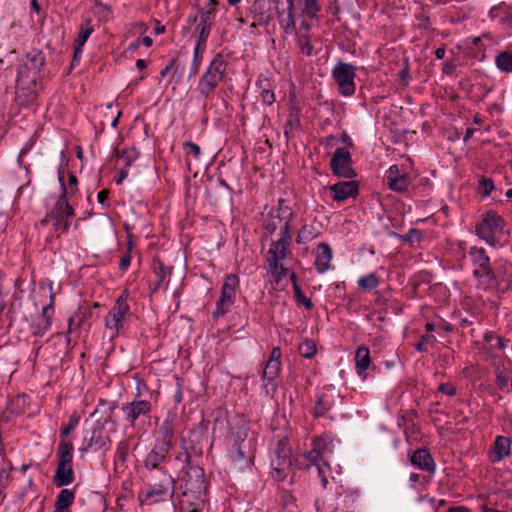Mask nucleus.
<instances>
[{"instance_id": "f257e3e1", "label": "nucleus", "mask_w": 512, "mask_h": 512, "mask_svg": "<svg viewBox=\"0 0 512 512\" xmlns=\"http://www.w3.org/2000/svg\"><path fill=\"white\" fill-rule=\"evenodd\" d=\"M58 179L61 186V195L57 199L53 208L46 214V216L39 222V224L43 226L49 222H52L54 232L61 234L68 231L71 224V219L74 217L75 212L74 208L68 202V191L65 188L61 171L58 173Z\"/></svg>"}, {"instance_id": "f03ea898", "label": "nucleus", "mask_w": 512, "mask_h": 512, "mask_svg": "<svg viewBox=\"0 0 512 512\" xmlns=\"http://www.w3.org/2000/svg\"><path fill=\"white\" fill-rule=\"evenodd\" d=\"M468 255L473 264V275L478 279L483 288H491L497 285V276L490 265V259L484 248L471 247Z\"/></svg>"}, {"instance_id": "7ed1b4c3", "label": "nucleus", "mask_w": 512, "mask_h": 512, "mask_svg": "<svg viewBox=\"0 0 512 512\" xmlns=\"http://www.w3.org/2000/svg\"><path fill=\"white\" fill-rule=\"evenodd\" d=\"M292 216L291 208L284 205L283 199H279L278 205L272 207L264 216L263 227L270 234L279 230L280 236L290 235L289 228Z\"/></svg>"}, {"instance_id": "20e7f679", "label": "nucleus", "mask_w": 512, "mask_h": 512, "mask_svg": "<svg viewBox=\"0 0 512 512\" xmlns=\"http://www.w3.org/2000/svg\"><path fill=\"white\" fill-rule=\"evenodd\" d=\"M226 69L227 61L223 55L217 54L199 81L198 90L202 96L207 98L213 93L217 85L223 80Z\"/></svg>"}, {"instance_id": "39448f33", "label": "nucleus", "mask_w": 512, "mask_h": 512, "mask_svg": "<svg viewBox=\"0 0 512 512\" xmlns=\"http://www.w3.org/2000/svg\"><path fill=\"white\" fill-rule=\"evenodd\" d=\"M174 493V480L166 472L163 473L159 483L151 485L145 492L139 495L143 504L153 505L169 500Z\"/></svg>"}, {"instance_id": "423d86ee", "label": "nucleus", "mask_w": 512, "mask_h": 512, "mask_svg": "<svg viewBox=\"0 0 512 512\" xmlns=\"http://www.w3.org/2000/svg\"><path fill=\"white\" fill-rule=\"evenodd\" d=\"M290 239V235L280 236L279 240L271 243L267 252V262L276 280L286 275V269L280 261L287 255Z\"/></svg>"}, {"instance_id": "0eeeda50", "label": "nucleus", "mask_w": 512, "mask_h": 512, "mask_svg": "<svg viewBox=\"0 0 512 512\" xmlns=\"http://www.w3.org/2000/svg\"><path fill=\"white\" fill-rule=\"evenodd\" d=\"M332 77L337 83L338 91L341 95L351 96L355 93V66L343 61H338L332 70Z\"/></svg>"}, {"instance_id": "6e6552de", "label": "nucleus", "mask_w": 512, "mask_h": 512, "mask_svg": "<svg viewBox=\"0 0 512 512\" xmlns=\"http://www.w3.org/2000/svg\"><path fill=\"white\" fill-rule=\"evenodd\" d=\"M504 220L493 211L487 212L482 221L476 226L477 235L491 246L496 244V238L502 233Z\"/></svg>"}, {"instance_id": "1a4fd4ad", "label": "nucleus", "mask_w": 512, "mask_h": 512, "mask_svg": "<svg viewBox=\"0 0 512 512\" xmlns=\"http://www.w3.org/2000/svg\"><path fill=\"white\" fill-rule=\"evenodd\" d=\"M239 285V279L234 274H229L225 277V282L222 286L221 296L216 303V309L213 316L218 318L225 315L230 307L235 302L236 289Z\"/></svg>"}, {"instance_id": "9d476101", "label": "nucleus", "mask_w": 512, "mask_h": 512, "mask_svg": "<svg viewBox=\"0 0 512 512\" xmlns=\"http://www.w3.org/2000/svg\"><path fill=\"white\" fill-rule=\"evenodd\" d=\"M129 311L130 308L127 304V298L122 294L105 317V327L111 332L112 337L117 335L123 328L125 318L129 314Z\"/></svg>"}, {"instance_id": "9b49d317", "label": "nucleus", "mask_w": 512, "mask_h": 512, "mask_svg": "<svg viewBox=\"0 0 512 512\" xmlns=\"http://www.w3.org/2000/svg\"><path fill=\"white\" fill-rule=\"evenodd\" d=\"M28 68L19 66L16 78V96L18 99L21 97L25 101H32L37 92V82L40 76L35 75L33 78L30 76Z\"/></svg>"}, {"instance_id": "f8f14e48", "label": "nucleus", "mask_w": 512, "mask_h": 512, "mask_svg": "<svg viewBox=\"0 0 512 512\" xmlns=\"http://www.w3.org/2000/svg\"><path fill=\"white\" fill-rule=\"evenodd\" d=\"M275 454L276 457L271 461L273 477L277 480H283L291 467L290 449L284 440L278 441Z\"/></svg>"}, {"instance_id": "ddd939ff", "label": "nucleus", "mask_w": 512, "mask_h": 512, "mask_svg": "<svg viewBox=\"0 0 512 512\" xmlns=\"http://www.w3.org/2000/svg\"><path fill=\"white\" fill-rule=\"evenodd\" d=\"M351 161V154L346 147L337 148L330 161L332 172L339 177L352 178L355 173Z\"/></svg>"}, {"instance_id": "4468645a", "label": "nucleus", "mask_w": 512, "mask_h": 512, "mask_svg": "<svg viewBox=\"0 0 512 512\" xmlns=\"http://www.w3.org/2000/svg\"><path fill=\"white\" fill-rule=\"evenodd\" d=\"M299 465H301L302 468L308 469L311 466H315L318 475L321 477V482L323 487L325 488L328 480H327V472L330 470L329 463L327 459H324L322 456L319 455L313 448L303 455L300 456L298 459Z\"/></svg>"}, {"instance_id": "2eb2a0df", "label": "nucleus", "mask_w": 512, "mask_h": 512, "mask_svg": "<svg viewBox=\"0 0 512 512\" xmlns=\"http://www.w3.org/2000/svg\"><path fill=\"white\" fill-rule=\"evenodd\" d=\"M54 295H50V303L42 308V312L37 315L30 324V331L34 336H43L51 327V319L54 314L53 307Z\"/></svg>"}, {"instance_id": "dca6fc26", "label": "nucleus", "mask_w": 512, "mask_h": 512, "mask_svg": "<svg viewBox=\"0 0 512 512\" xmlns=\"http://www.w3.org/2000/svg\"><path fill=\"white\" fill-rule=\"evenodd\" d=\"M411 177L408 173L400 172L397 165L389 167L386 173V183L388 187L395 192H406L411 185Z\"/></svg>"}, {"instance_id": "f3484780", "label": "nucleus", "mask_w": 512, "mask_h": 512, "mask_svg": "<svg viewBox=\"0 0 512 512\" xmlns=\"http://www.w3.org/2000/svg\"><path fill=\"white\" fill-rule=\"evenodd\" d=\"M84 442L86 445L81 449L82 451H87L89 449L100 450L110 443V439L104 428L100 425H96L91 429V431H87V435L84 437Z\"/></svg>"}, {"instance_id": "a211bd4d", "label": "nucleus", "mask_w": 512, "mask_h": 512, "mask_svg": "<svg viewBox=\"0 0 512 512\" xmlns=\"http://www.w3.org/2000/svg\"><path fill=\"white\" fill-rule=\"evenodd\" d=\"M152 405L146 400H136L127 403L122 407L126 420L133 426L135 421L143 415L151 412Z\"/></svg>"}, {"instance_id": "6ab92c4d", "label": "nucleus", "mask_w": 512, "mask_h": 512, "mask_svg": "<svg viewBox=\"0 0 512 512\" xmlns=\"http://www.w3.org/2000/svg\"><path fill=\"white\" fill-rule=\"evenodd\" d=\"M334 201L343 202L348 198H354L358 194V185L354 181H341L330 186Z\"/></svg>"}, {"instance_id": "aec40b11", "label": "nucleus", "mask_w": 512, "mask_h": 512, "mask_svg": "<svg viewBox=\"0 0 512 512\" xmlns=\"http://www.w3.org/2000/svg\"><path fill=\"white\" fill-rule=\"evenodd\" d=\"M171 448L156 443L152 450L147 454L144 465L147 469H156L160 463L167 458Z\"/></svg>"}, {"instance_id": "412c9836", "label": "nucleus", "mask_w": 512, "mask_h": 512, "mask_svg": "<svg viewBox=\"0 0 512 512\" xmlns=\"http://www.w3.org/2000/svg\"><path fill=\"white\" fill-rule=\"evenodd\" d=\"M45 64L44 54L37 49H33L26 54V61L21 65L28 68L31 77L40 76V72Z\"/></svg>"}, {"instance_id": "4be33fe9", "label": "nucleus", "mask_w": 512, "mask_h": 512, "mask_svg": "<svg viewBox=\"0 0 512 512\" xmlns=\"http://www.w3.org/2000/svg\"><path fill=\"white\" fill-rule=\"evenodd\" d=\"M411 463L420 470H424L429 473H433L435 471V463L427 449L421 448L414 451L411 456Z\"/></svg>"}, {"instance_id": "5701e85b", "label": "nucleus", "mask_w": 512, "mask_h": 512, "mask_svg": "<svg viewBox=\"0 0 512 512\" xmlns=\"http://www.w3.org/2000/svg\"><path fill=\"white\" fill-rule=\"evenodd\" d=\"M330 501H335V505L333 503L326 505V501L322 503L317 501V510L323 509L325 512H350L348 511L349 506L346 504L353 502V498L349 495H339L336 498H331Z\"/></svg>"}, {"instance_id": "b1692460", "label": "nucleus", "mask_w": 512, "mask_h": 512, "mask_svg": "<svg viewBox=\"0 0 512 512\" xmlns=\"http://www.w3.org/2000/svg\"><path fill=\"white\" fill-rule=\"evenodd\" d=\"M332 259V249L327 243H319L317 246V256L315 260V267L319 273L326 272L330 267Z\"/></svg>"}, {"instance_id": "393cba45", "label": "nucleus", "mask_w": 512, "mask_h": 512, "mask_svg": "<svg viewBox=\"0 0 512 512\" xmlns=\"http://www.w3.org/2000/svg\"><path fill=\"white\" fill-rule=\"evenodd\" d=\"M281 350L274 348L271 352L270 358L263 370V377L269 380L276 378L281 368Z\"/></svg>"}, {"instance_id": "a878e982", "label": "nucleus", "mask_w": 512, "mask_h": 512, "mask_svg": "<svg viewBox=\"0 0 512 512\" xmlns=\"http://www.w3.org/2000/svg\"><path fill=\"white\" fill-rule=\"evenodd\" d=\"M74 480L72 465L57 464L53 483L57 487L67 486Z\"/></svg>"}, {"instance_id": "bb28decb", "label": "nucleus", "mask_w": 512, "mask_h": 512, "mask_svg": "<svg viewBox=\"0 0 512 512\" xmlns=\"http://www.w3.org/2000/svg\"><path fill=\"white\" fill-rule=\"evenodd\" d=\"M334 396L330 389L324 390L317 396L314 413L316 416L325 415L334 405Z\"/></svg>"}, {"instance_id": "cd10ccee", "label": "nucleus", "mask_w": 512, "mask_h": 512, "mask_svg": "<svg viewBox=\"0 0 512 512\" xmlns=\"http://www.w3.org/2000/svg\"><path fill=\"white\" fill-rule=\"evenodd\" d=\"M174 439V426L173 418L165 419L159 428V437L157 439L158 444L165 445L166 447L172 448Z\"/></svg>"}, {"instance_id": "c85d7f7f", "label": "nucleus", "mask_w": 512, "mask_h": 512, "mask_svg": "<svg viewBox=\"0 0 512 512\" xmlns=\"http://www.w3.org/2000/svg\"><path fill=\"white\" fill-rule=\"evenodd\" d=\"M354 362L357 374L362 376L371 363L369 349L365 346L358 347L355 352Z\"/></svg>"}, {"instance_id": "c756f323", "label": "nucleus", "mask_w": 512, "mask_h": 512, "mask_svg": "<svg viewBox=\"0 0 512 512\" xmlns=\"http://www.w3.org/2000/svg\"><path fill=\"white\" fill-rule=\"evenodd\" d=\"M73 451V444L64 438L61 439L57 448L58 464L72 465Z\"/></svg>"}, {"instance_id": "7c9ffc66", "label": "nucleus", "mask_w": 512, "mask_h": 512, "mask_svg": "<svg viewBox=\"0 0 512 512\" xmlns=\"http://www.w3.org/2000/svg\"><path fill=\"white\" fill-rule=\"evenodd\" d=\"M92 27V20L86 19L80 26H79V33L78 37L75 40L76 44V54H81L82 48L85 45L86 41L90 37V35L93 32Z\"/></svg>"}, {"instance_id": "2f4dec72", "label": "nucleus", "mask_w": 512, "mask_h": 512, "mask_svg": "<svg viewBox=\"0 0 512 512\" xmlns=\"http://www.w3.org/2000/svg\"><path fill=\"white\" fill-rule=\"evenodd\" d=\"M511 441L508 437L498 436L494 443L495 461H500L510 454Z\"/></svg>"}, {"instance_id": "473e14b6", "label": "nucleus", "mask_w": 512, "mask_h": 512, "mask_svg": "<svg viewBox=\"0 0 512 512\" xmlns=\"http://www.w3.org/2000/svg\"><path fill=\"white\" fill-rule=\"evenodd\" d=\"M75 495L74 492L70 489H62L59 494L57 495L56 501H55V508L56 509H63V510H70L69 507L74 502Z\"/></svg>"}, {"instance_id": "72a5a7b5", "label": "nucleus", "mask_w": 512, "mask_h": 512, "mask_svg": "<svg viewBox=\"0 0 512 512\" xmlns=\"http://www.w3.org/2000/svg\"><path fill=\"white\" fill-rule=\"evenodd\" d=\"M496 67L504 73H512V52L502 51L495 57Z\"/></svg>"}, {"instance_id": "f704fd0d", "label": "nucleus", "mask_w": 512, "mask_h": 512, "mask_svg": "<svg viewBox=\"0 0 512 512\" xmlns=\"http://www.w3.org/2000/svg\"><path fill=\"white\" fill-rule=\"evenodd\" d=\"M259 87L261 88L260 98L265 105H272L275 102L274 92L270 89L267 79L258 81Z\"/></svg>"}, {"instance_id": "c9c22d12", "label": "nucleus", "mask_w": 512, "mask_h": 512, "mask_svg": "<svg viewBox=\"0 0 512 512\" xmlns=\"http://www.w3.org/2000/svg\"><path fill=\"white\" fill-rule=\"evenodd\" d=\"M297 44L302 52L306 56H311L314 52V47L311 43V39L306 33H296Z\"/></svg>"}, {"instance_id": "e433bc0d", "label": "nucleus", "mask_w": 512, "mask_h": 512, "mask_svg": "<svg viewBox=\"0 0 512 512\" xmlns=\"http://www.w3.org/2000/svg\"><path fill=\"white\" fill-rule=\"evenodd\" d=\"M91 316V308L88 306L80 307L72 316L71 322L75 328H80L84 322Z\"/></svg>"}, {"instance_id": "4c0bfd02", "label": "nucleus", "mask_w": 512, "mask_h": 512, "mask_svg": "<svg viewBox=\"0 0 512 512\" xmlns=\"http://www.w3.org/2000/svg\"><path fill=\"white\" fill-rule=\"evenodd\" d=\"M317 232L312 225H304L298 232L296 237L297 243H307L316 238Z\"/></svg>"}, {"instance_id": "58836bf2", "label": "nucleus", "mask_w": 512, "mask_h": 512, "mask_svg": "<svg viewBox=\"0 0 512 512\" xmlns=\"http://www.w3.org/2000/svg\"><path fill=\"white\" fill-rule=\"evenodd\" d=\"M358 286L364 290H372L379 284V278L375 273H370L358 280Z\"/></svg>"}, {"instance_id": "ea45409f", "label": "nucleus", "mask_w": 512, "mask_h": 512, "mask_svg": "<svg viewBox=\"0 0 512 512\" xmlns=\"http://www.w3.org/2000/svg\"><path fill=\"white\" fill-rule=\"evenodd\" d=\"M117 157L123 161L125 168H127L139 157V152L135 148L124 149L117 152Z\"/></svg>"}, {"instance_id": "a19ab883", "label": "nucleus", "mask_w": 512, "mask_h": 512, "mask_svg": "<svg viewBox=\"0 0 512 512\" xmlns=\"http://www.w3.org/2000/svg\"><path fill=\"white\" fill-rule=\"evenodd\" d=\"M329 442L323 437H315L312 442V448L324 459L329 451Z\"/></svg>"}, {"instance_id": "79ce46f5", "label": "nucleus", "mask_w": 512, "mask_h": 512, "mask_svg": "<svg viewBox=\"0 0 512 512\" xmlns=\"http://www.w3.org/2000/svg\"><path fill=\"white\" fill-rule=\"evenodd\" d=\"M299 353L305 358H312L316 354V345L312 340H304L299 345Z\"/></svg>"}, {"instance_id": "37998d69", "label": "nucleus", "mask_w": 512, "mask_h": 512, "mask_svg": "<svg viewBox=\"0 0 512 512\" xmlns=\"http://www.w3.org/2000/svg\"><path fill=\"white\" fill-rule=\"evenodd\" d=\"M211 24L201 22L196 27V32L198 33V39L197 41L200 42V44H206V41L210 35L211 31Z\"/></svg>"}, {"instance_id": "c03bdc74", "label": "nucleus", "mask_w": 512, "mask_h": 512, "mask_svg": "<svg viewBox=\"0 0 512 512\" xmlns=\"http://www.w3.org/2000/svg\"><path fill=\"white\" fill-rule=\"evenodd\" d=\"M319 11H320V6H319L317 0H306L305 1L303 14H305L309 18L313 19L317 16Z\"/></svg>"}, {"instance_id": "a18cd8bd", "label": "nucleus", "mask_w": 512, "mask_h": 512, "mask_svg": "<svg viewBox=\"0 0 512 512\" xmlns=\"http://www.w3.org/2000/svg\"><path fill=\"white\" fill-rule=\"evenodd\" d=\"M280 26L286 34H291L295 31V19L294 14H286L285 17H281Z\"/></svg>"}, {"instance_id": "49530a36", "label": "nucleus", "mask_w": 512, "mask_h": 512, "mask_svg": "<svg viewBox=\"0 0 512 512\" xmlns=\"http://www.w3.org/2000/svg\"><path fill=\"white\" fill-rule=\"evenodd\" d=\"M183 148L187 155H192L195 159H198L201 155L200 147L194 142H185Z\"/></svg>"}, {"instance_id": "de8ad7c7", "label": "nucleus", "mask_w": 512, "mask_h": 512, "mask_svg": "<svg viewBox=\"0 0 512 512\" xmlns=\"http://www.w3.org/2000/svg\"><path fill=\"white\" fill-rule=\"evenodd\" d=\"M216 8L214 7H206L201 12L200 21L208 24H213L215 18Z\"/></svg>"}, {"instance_id": "09e8293b", "label": "nucleus", "mask_w": 512, "mask_h": 512, "mask_svg": "<svg viewBox=\"0 0 512 512\" xmlns=\"http://www.w3.org/2000/svg\"><path fill=\"white\" fill-rule=\"evenodd\" d=\"M78 422H79V417L76 415H72L69 419L68 424L61 429V435L63 437L68 436L76 428V426L78 425Z\"/></svg>"}, {"instance_id": "8fccbe9b", "label": "nucleus", "mask_w": 512, "mask_h": 512, "mask_svg": "<svg viewBox=\"0 0 512 512\" xmlns=\"http://www.w3.org/2000/svg\"><path fill=\"white\" fill-rule=\"evenodd\" d=\"M479 185H480V189H481V193H482V196H488L490 195V193L492 192V190L494 189V183L491 179L489 178H485L483 177L480 182H479Z\"/></svg>"}, {"instance_id": "3c124183", "label": "nucleus", "mask_w": 512, "mask_h": 512, "mask_svg": "<svg viewBox=\"0 0 512 512\" xmlns=\"http://www.w3.org/2000/svg\"><path fill=\"white\" fill-rule=\"evenodd\" d=\"M294 291H295V296H296L297 302L303 304L309 310L312 309L313 304H312L311 300L308 299L301 292L300 288L296 284L294 285Z\"/></svg>"}, {"instance_id": "603ef678", "label": "nucleus", "mask_w": 512, "mask_h": 512, "mask_svg": "<svg viewBox=\"0 0 512 512\" xmlns=\"http://www.w3.org/2000/svg\"><path fill=\"white\" fill-rule=\"evenodd\" d=\"M129 445L128 442L123 440L118 443L116 456L120 461H125L128 455Z\"/></svg>"}, {"instance_id": "864d4df0", "label": "nucleus", "mask_w": 512, "mask_h": 512, "mask_svg": "<svg viewBox=\"0 0 512 512\" xmlns=\"http://www.w3.org/2000/svg\"><path fill=\"white\" fill-rule=\"evenodd\" d=\"M77 183V177L73 173H69L68 188L65 186L66 190L68 191L67 196L76 193Z\"/></svg>"}, {"instance_id": "5fc2aeb1", "label": "nucleus", "mask_w": 512, "mask_h": 512, "mask_svg": "<svg viewBox=\"0 0 512 512\" xmlns=\"http://www.w3.org/2000/svg\"><path fill=\"white\" fill-rule=\"evenodd\" d=\"M157 267L159 268V272H157V274H161L160 275V280L162 281L163 278H165L167 275H170L171 274V268H165L163 266V264L161 262H155V267L154 269L156 270Z\"/></svg>"}, {"instance_id": "6e6d98bb", "label": "nucleus", "mask_w": 512, "mask_h": 512, "mask_svg": "<svg viewBox=\"0 0 512 512\" xmlns=\"http://www.w3.org/2000/svg\"><path fill=\"white\" fill-rule=\"evenodd\" d=\"M439 390L446 394V395H449V396H454L456 394V389L453 385L451 384H448V383H445V384H441L439 386Z\"/></svg>"}, {"instance_id": "4d7b16f0", "label": "nucleus", "mask_w": 512, "mask_h": 512, "mask_svg": "<svg viewBox=\"0 0 512 512\" xmlns=\"http://www.w3.org/2000/svg\"><path fill=\"white\" fill-rule=\"evenodd\" d=\"M205 44H200V42L197 41L195 49H194V62H200L199 56L204 51Z\"/></svg>"}, {"instance_id": "13d9d810", "label": "nucleus", "mask_w": 512, "mask_h": 512, "mask_svg": "<svg viewBox=\"0 0 512 512\" xmlns=\"http://www.w3.org/2000/svg\"><path fill=\"white\" fill-rule=\"evenodd\" d=\"M130 262H131V257H130L129 254H126L120 260V264H119L120 268L123 269V270H126L129 267Z\"/></svg>"}, {"instance_id": "bf43d9fd", "label": "nucleus", "mask_w": 512, "mask_h": 512, "mask_svg": "<svg viewBox=\"0 0 512 512\" xmlns=\"http://www.w3.org/2000/svg\"><path fill=\"white\" fill-rule=\"evenodd\" d=\"M109 191L107 189H104L100 191L97 195V200L100 204H104L105 201L108 199Z\"/></svg>"}, {"instance_id": "052dcab7", "label": "nucleus", "mask_w": 512, "mask_h": 512, "mask_svg": "<svg viewBox=\"0 0 512 512\" xmlns=\"http://www.w3.org/2000/svg\"><path fill=\"white\" fill-rule=\"evenodd\" d=\"M127 175H128V170H127V168H123V169H121V170H120L119 177L115 179V183H116L117 185H120V184L123 182V180L127 177Z\"/></svg>"}, {"instance_id": "680f3d73", "label": "nucleus", "mask_w": 512, "mask_h": 512, "mask_svg": "<svg viewBox=\"0 0 512 512\" xmlns=\"http://www.w3.org/2000/svg\"><path fill=\"white\" fill-rule=\"evenodd\" d=\"M504 6H505V4H504V3H501V4H499L498 6L493 7V8L489 11V17H490V18H495V17H497V15H498V11H499V10H501Z\"/></svg>"}, {"instance_id": "e2e57ef3", "label": "nucleus", "mask_w": 512, "mask_h": 512, "mask_svg": "<svg viewBox=\"0 0 512 512\" xmlns=\"http://www.w3.org/2000/svg\"><path fill=\"white\" fill-rule=\"evenodd\" d=\"M244 457H245V454L241 447H239L237 449V451L233 454L234 461H239V460L243 459Z\"/></svg>"}, {"instance_id": "0e129e2a", "label": "nucleus", "mask_w": 512, "mask_h": 512, "mask_svg": "<svg viewBox=\"0 0 512 512\" xmlns=\"http://www.w3.org/2000/svg\"><path fill=\"white\" fill-rule=\"evenodd\" d=\"M182 399H183L182 390L180 389V387H178V389L176 390V392L174 394V401L176 404H179L182 402Z\"/></svg>"}, {"instance_id": "69168bd1", "label": "nucleus", "mask_w": 512, "mask_h": 512, "mask_svg": "<svg viewBox=\"0 0 512 512\" xmlns=\"http://www.w3.org/2000/svg\"><path fill=\"white\" fill-rule=\"evenodd\" d=\"M199 65H200V62L193 61L192 66L190 68V73H189L190 77L195 76L198 73Z\"/></svg>"}, {"instance_id": "338daca9", "label": "nucleus", "mask_w": 512, "mask_h": 512, "mask_svg": "<svg viewBox=\"0 0 512 512\" xmlns=\"http://www.w3.org/2000/svg\"><path fill=\"white\" fill-rule=\"evenodd\" d=\"M448 512H471L467 507L456 506L448 509Z\"/></svg>"}, {"instance_id": "774afa93", "label": "nucleus", "mask_w": 512, "mask_h": 512, "mask_svg": "<svg viewBox=\"0 0 512 512\" xmlns=\"http://www.w3.org/2000/svg\"><path fill=\"white\" fill-rule=\"evenodd\" d=\"M310 30V25L306 22H302L300 27H299V32L298 33H306L308 34Z\"/></svg>"}]
</instances>
